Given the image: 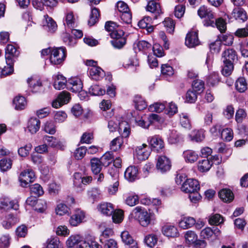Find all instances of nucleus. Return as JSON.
Instances as JSON below:
<instances>
[{
  "label": "nucleus",
  "mask_w": 248,
  "mask_h": 248,
  "mask_svg": "<svg viewBox=\"0 0 248 248\" xmlns=\"http://www.w3.org/2000/svg\"><path fill=\"white\" fill-rule=\"evenodd\" d=\"M158 237L156 234L152 233L146 235L144 238V242L149 247H154L157 243Z\"/></svg>",
  "instance_id": "obj_47"
},
{
  "label": "nucleus",
  "mask_w": 248,
  "mask_h": 248,
  "mask_svg": "<svg viewBox=\"0 0 248 248\" xmlns=\"http://www.w3.org/2000/svg\"><path fill=\"white\" fill-rule=\"evenodd\" d=\"M236 90L240 93H244L247 90V82L244 77H239L235 81Z\"/></svg>",
  "instance_id": "obj_36"
},
{
  "label": "nucleus",
  "mask_w": 248,
  "mask_h": 248,
  "mask_svg": "<svg viewBox=\"0 0 248 248\" xmlns=\"http://www.w3.org/2000/svg\"><path fill=\"white\" fill-rule=\"evenodd\" d=\"M99 16L100 14L98 9L96 8L92 9L88 21L89 25L90 26L94 25L98 21Z\"/></svg>",
  "instance_id": "obj_46"
},
{
  "label": "nucleus",
  "mask_w": 248,
  "mask_h": 248,
  "mask_svg": "<svg viewBox=\"0 0 248 248\" xmlns=\"http://www.w3.org/2000/svg\"><path fill=\"white\" fill-rule=\"evenodd\" d=\"M19 221V218L13 214H10L2 221V226L6 229H9Z\"/></svg>",
  "instance_id": "obj_18"
},
{
  "label": "nucleus",
  "mask_w": 248,
  "mask_h": 248,
  "mask_svg": "<svg viewBox=\"0 0 248 248\" xmlns=\"http://www.w3.org/2000/svg\"><path fill=\"white\" fill-rule=\"evenodd\" d=\"M80 237L78 235H72L68 238L66 241V245L69 248H77L79 242L81 241Z\"/></svg>",
  "instance_id": "obj_48"
},
{
  "label": "nucleus",
  "mask_w": 248,
  "mask_h": 248,
  "mask_svg": "<svg viewBox=\"0 0 248 248\" xmlns=\"http://www.w3.org/2000/svg\"><path fill=\"white\" fill-rule=\"evenodd\" d=\"M29 89L32 92H37L42 86V83L40 79L36 77H31L27 79Z\"/></svg>",
  "instance_id": "obj_22"
},
{
  "label": "nucleus",
  "mask_w": 248,
  "mask_h": 248,
  "mask_svg": "<svg viewBox=\"0 0 248 248\" xmlns=\"http://www.w3.org/2000/svg\"><path fill=\"white\" fill-rule=\"evenodd\" d=\"M123 143V137H117L110 142L109 144L110 149L112 151H117L121 148Z\"/></svg>",
  "instance_id": "obj_35"
},
{
  "label": "nucleus",
  "mask_w": 248,
  "mask_h": 248,
  "mask_svg": "<svg viewBox=\"0 0 248 248\" xmlns=\"http://www.w3.org/2000/svg\"><path fill=\"white\" fill-rule=\"evenodd\" d=\"M139 202V197L135 193H129L125 199V203L130 206L136 205Z\"/></svg>",
  "instance_id": "obj_43"
},
{
  "label": "nucleus",
  "mask_w": 248,
  "mask_h": 248,
  "mask_svg": "<svg viewBox=\"0 0 248 248\" xmlns=\"http://www.w3.org/2000/svg\"><path fill=\"white\" fill-rule=\"evenodd\" d=\"M127 125V123L125 122H122L121 123H119V132L122 134V137H127L130 133V131L129 130V128L128 126H125Z\"/></svg>",
  "instance_id": "obj_60"
},
{
  "label": "nucleus",
  "mask_w": 248,
  "mask_h": 248,
  "mask_svg": "<svg viewBox=\"0 0 248 248\" xmlns=\"http://www.w3.org/2000/svg\"><path fill=\"white\" fill-rule=\"evenodd\" d=\"M195 224V220L192 217H184L179 222L180 227L184 229L190 228Z\"/></svg>",
  "instance_id": "obj_42"
},
{
  "label": "nucleus",
  "mask_w": 248,
  "mask_h": 248,
  "mask_svg": "<svg viewBox=\"0 0 248 248\" xmlns=\"http://www.w3.org/2000/svg\"><path fill=\"white\" fill-rule=\"evenodd\" d=\"M231 18L244 22L247 19V15L246 11L243 8L237 7L234 8L232 12Z\"/></svg>",
  "instance_id": "obj_19"
},
{
  "label": "nucleus",
  "mask_w": 248,
  "mask_h": 248,
  "mask_svg": "<svg viewBox=\"0 0 248 248\" xmlns=\"http://www.w3.org/2000/svg\"><path fill=\"white\" fill-rule=\"evenodd\" d=\"M66 52L62 47L53 48L50 56V61L54 65L60 64L64 60Z\"/></svg>",
  "instance_id": "obj_2"
},
{
  "label": "nucleus",
  "mask_w": 248,
  "mask_h": 248,
  "mask_svg": "<svg viewBox=\"0 0 248 248\" xmlns=\"http://www.w3.org/2000/svg\"><path fill=\"white\" fill-rule=\"evenodd\" d=\"M163 24L169 33H171L173 32L175 24L172 19L169 17L166 18L163 22Z\"/></svg>",
  "instance_id": "obj_58"
},
{
  "label": "nucleus",
  "mask_w": 248,
  "mask_h": 248,
  "mask_svg": "<svg viewBox=\"0 0 248 248\" xmlns=\"http://www.w3.org/2000/svg\"><path fill=\"white\" fill-rule=\"evenodd\" d=\"M84 217V213L83 211L78 210L71 216L69 222L72 226H77L82 221Z\"/></svg>",
  "instance_id": "obj_25"
},
{
  "label": "nucleus",
  "mask_w": 248,
  "mask_h": 248,
  "mask_svg": "<svg viewBox=\"0 0 248 248\" xmlns=\"http://www.w3.org/2000/svg\"><path fill=\"white\" fill-rule=\"evenodd\" d=\"M91 170L94 175L98 174L102 168L103 164L97 158H93L90 161Z\"/></svg>",
  "instance_id": "obj_30"
},
{
  "label": "nucleus",
  "mask_w": 248,
  "mask_h": 248,
  "mask_svg": "<svg viewBox=\"0 0 248 248\" xmlns=\"http://www.w3.org/2000/svg\"><path fill=\"white\" fill-rule=\"evenodd\" d=\"M89 74L93 79L98 80L104 77L105 72L100 67L93 66L89 69Z\"/></svg>",
  "instance_id": "obj_23"
},
{
  "label": "nucleus",
  "mask_w": 248,
  "mask_h": 248,
  "mask_svg": "<svg viewBox=\"0 0 248 248\" xmlns=\"http://www.w3.org/2000/svg\"><path fill=\"white\" fill-rule=\"evenodd\" d=\"M181 188L186 193L197 192L200 189L199 183L196 179H188L184 181Z\"/></svg>",
  "instance_id": "obj_4"
},
{
  "label": "nucleus",
  "mask_w": 248,
  "mask_h": 248,
  "mask_svg": "<svg viewBox=\"0 0 248 248\" xmlns=\"http://www.w3.org/2000/svg\"><path fill=\"white\" fill-rule=\"evenodd\" d=\"M98 211L102 215L106 216H110L114 211L113 205L109 202H104L97 206Z\"/></svg>",
  "instance_id": "obj_14"
},
{
  "label": "nucleus",
  "mask_w": 248,
  "mask_h": 248,
  "mask_svg": "<svg viewBox=\"0 0 248 248\" xmlns=\"http://www.w3.org/2000/svg\"><path fill=\"white\" fill-rule=\"evenodd\" d=\"M134 102L136 108L140 110L144 109L147 106L146 102L140 95H137L135 96Z\"/></svg>",
  "instance_id": "obj_50"
},
{
  "label": "nucleus",
  "mask_w": 248,
  "mask_h": 248,
  "mask_svg": "<svg viewBox=\"0 0 248 248\" xmlns=\"http://www.w3.org/2000/svg\"><path fill=\"white\" fill-rule=\"evenodd\" d=\"M221 138L226 141H231L233 137V133L232 129L227 128L223 129L221 134Z\"/></svg>",
  "instance_id": "obj_52"
},
{
  "label": "nucleus",
  "mask_w": 248,
  "mask_h": 248,
  "mask_svg": "<svg viewBox=\"0 0 248 248\" xmlns=\"http://www.w3.org/2000/svg\"><path fill=\"white\" fill-rule=\"evenodd\" d=\"M150 144L153 151L161 152L164 148V142L160 138L154 136L148 139Z\"/></svg>",
  "instance_id": "obj_10"
},
{
  "label": "nucleus",
  "mask_w": 248,
  "mask_h": 248,
  "mask_svg": "<svg viewBox=\"0 0 248 248\" xmlns=\"http://www.w3.org/2000/svg\"><path fill=\"white\" fill-rule=\"evenodd\" d=\"M14 61H12L11 62H6L7 66L4 67L2 70V74L3 77L12 74L14 72Z\"/></svg>",
  "instance_id": "obj_61"
},
{
  "label": "nucleus",
  "mask_w": 248,
  "mask_h": 248,
  "mask_svg": "<svg viewBox=\"0 0 248 248\" xmlns=\"http://www.w3.org/2000/svg\"><path fill=\"white\" fill-rule=\"evenodd\" d=\"M18 52L13 45L8 44L5 51L6 62H11L12 61H15V58L18 55Z\"/></svg>",
  "instance_id": "obj_16"
},
{
  "label": "nucleus",
  "mask_w": 248,
  "mask_h": 248,
  "mask_svg": "<svg viewBox=\"0 0 248 248\" xmlns=\"http://www.w3.org/2000/svg\"><path fill=\"white\" fill-rule=\"evenodd\" d=\"M69 210V208L66 204L61 203L57 205L55 208V212L57 215L63 216L68 213Z\"/></svg>",
  "instance_id": "obj_56"
},
{
  "label": "nucleus",
  "mask_w": 248,
  "mask_h": 248,
  "mask_svg": "<svg viewBox=\"0 0 248 248\" xmlns=\"http://www.w3.org/2000/svg\"><path fill=\"white\" fill-rule=\"evenodd\" d=\"M45 246L46 248H63L62 244L56 236H51L48 238L46 241Z\"/></svg>",
  "instance_id": "obj_27"
},
{
  "label": "nucleus",
  "mask_w": 248,
  "mask_h": 248,
  "mask_svg": "<svg viewBox=\"0 0 248 248\" xmlns=\"http://www.w3.org/2000/svg\"><path fill=\"white\" fill-rule=\"evenodd\" d=\"M153 216L152 213L148 212L144 208L137 206L132 210L130 217L137 220L142 226L147 227L151 223Z\"/></svg>",
  "instance_id": "obj_1"
},
{
  "label": "nucleus",
  "mask_w": 248,
  "mask_h": 248,
  "mask_svg": "<svg viewBox=\"0 0 248 248\" xmlns=\"http://www.w3.org/2000/svg\"><path fill=\"white\" fill-rule=\"evenodd\" d=\"M121 238L124 243L126 245H132L128 248H138L137 244L134 242L131 236L127 231H124L121 233Z\"/></svg>",
  "instance_id": "obj_29"
},
{
  "label": "nucleus",
  "mask_w": 248,
  "mask_h": 248,
  "mask_svg": "<svg viewBox=\"0 0 248 248\" xmlns=\"http://www.w3.org/2000/svg\"><path fill=\"white\" fill-rule=\"evenodd\" d=\"M44 142L52 147H58L61 145V142L55 137L45 136L43 138Z\"/></svg>",
  "instance_id": "obj_39"
},
{
  "label": "nucleus",
  "mask_w": 248,
  "mask_h": 248,
  "mask_svg": "<svg viewBox=\"0 0 248 248\" xmlns=\"http://www.w3.org/2000/svg\"><path fill=\"white\" fill-rule=\"evenodd\" d=\"M32 145L31 143L27 144L23 147H20L18 150L19 155L22 157L27 156L29 154Z\"/></svg>",
  "instance_id": "obj_64"
},
{
  "label": "nucleus",
  "mask_w": 248,
  "mask_h": 248,
  "mask_svg": "<svg viewBox=\"0 0 248 248\" xmlns=\"http://www.w3.org/2000/svg\"><path fill=\"white\" fill-rule=\"evenodd\" d=\"M212 165V161L208 158H204L199 161L198 168L199 170L201 172H206L210 169Z\"/></svg>",
  "instance_id": "obj_33"
},
{
  "label": "nucleus",
  "mask_w": 248,
  "mask_h": 248,
  "mask_svg": "<svg viewBox=\"0 0 248 248\" xmlns=\"http://www.w3.org/2000/svg\"><path fill=\"white\" fill-rule=\"evenodd\" d=\"M191 140L196 142H201L204 139V131L203 130H193L189 135Z\"/></svg>",
  "instance_id": "obj_34"
},
{
  "label": "nucleus",
  "mask_w": 248,
  "mask_h": 248,
  "mask_svg": "<svg viewBox=\"0 0 248 248\" xmlns=\"http://www.w3.org/2000/svg\"><path fill=\"white\" fill-rule=\"evenodd\" d=\"M12 161L10 158H3L0 160V169L1 171H6L12 167Z\"/></svg>",
  "instance_id": "obj_51"
},
{
  "label": "nucleus",
  "mask_w": 248,
  "mask_h": 248,
  "mask_svg": "<svg viewBox=\"0 0 248 248\" xmlns=\"http://www.w3.org/2000/svg\"><path fill=\"white\" fill-rule=\"evenodd\" d=\"M233 63H231L229 62H223L221 73L223 75L226 77H228L232 74L233 70Z\"/></svg>",
  "instance_id": "obj_54"
},
{
  "label": "nucleus",
  "mask_w": 248,
  "mask_h": 248,
  "mask_svg": "<svg viewBox=\"0 0 248 248\" xmlns=\"http://www.w3.org/2000/svg\"><path fill=\"white\" fill-rule=\"evenodd\" d=\"M183 140L182 135L175 130H171L170 131L168 137V141L170 144H176Z\"/></svg>",
  "instance_id": "obj_32"
},
{
  "label": "nucleus",
  "mask_w": 248,
  "mask_h": 248,
  "mask_svg": "<svg viewBox=\"0 0 248 248\" xmlns=\"http://www.w3.org/2000/svg\"><path fill=\"white\" fill-rule=\"evenodd\" d=\"M147 11L150 12L155 14V18H156L161 13V10L160 5L154 0L148 1L147 5L146 7Z\"/></svg>",
  "instance_id": "obj_21"
},
{
  "label": "nucleus",
  "mask_w": 248,
  "mask_h": 248,
  "mask_svg": "<svg viewBox=\"0 0 248 248\" xmlns=\"http://www.w3.org/2000/svg\"><path fill=\"white\" fill-rule=\"evenodd\" d=\"M166 106L164 103H155L149 106V109L151 112L160 113L165 109Z\"/></svg>",
  "instance_id": "obj_53"
},
{
  "label": "nucleus",
  "mask_w": 248,
  "mask_h": 248,
  "mask_svg": "<svg viewBox=\"0 0 248 248\" xmlns=\"http://www.w3.org/2000/svg\"><path fill=\"white\" fill-rule=\"evenodd\" d=\"M218 196L223 202H231L234 198V195L232 191L227 188L220 190L218 192Z\"/></svg>",
  "instance_id": "obj_26"
},
{
  "label": "nucleus",
  "mask_w": 248,
  "mask_h": 248,
  "mask_svg": "<svg viewBox=\"0 0 248 248\" xmlns=\"http://www.w3.org/2000/svg\"><path fill=\"white\" fill-rule=\"evenodd\" d=\"M223 62L234 63L237 61V55L235 51L232 48L224 50L222 54Z\"/></svg>",
  "instance_id": "obj_12"
},
{
  "label": "nucleus",
  "mask_w": 248,
  "mask_h": 248,
  "mask_svg": "<svg viewBox=\"0 0 248 248\" xmlns=\"http://www.w3.org/2000/svg\"><path fill=\"white\" fill-rule=\"evenodd\" d=\"M40 127V121L36 118H31L28 124V129L31 134L36 133Z\"/></svg>",
  "instance_id": "obj_28"
},
{
  "label": "nucleus",
  "mask_w": 248,
  "mask_h": 248,
  "mask_svg": "<svg viewBox=\"0 0 248 248\" xmlns=\"http://www.w3.org/2000/svg\"><path fill=\"white\" fill-rule=\"evenodd\" d=\"M67 88L73 92H79L82 90L83 84L81 80L78 77L71 78L68 80Z\"/></svg>",
  "instance_id": "obj_8"
},
{
  "label": "nucleus",
  "mask_w": 248,
  "mask_h": 248,
  "mask_svg": "<svg viewBox=\"0 0 248 248\" xmlns=\"http://www.w3.org/2000/svg\"><path fill=\"white\" fill-rule=\"evenodd\" d=\"M163 234L168 237H175L179 235L177 229L172 225H166L162 228Z\"/></svg>",
  "instance_id": "obj_24"
},
{
  "label": "nucleus",
  "mask_w": 248,
  "mask_h": 248,
  "mask_svg": "<svg viewBox=\"0 0 248 248\" xmlns=\"http://www.w3.org/2000/svg\"><path fill=\"white\" fill-rule=\"evenodd\" d=\"M19 208V204L16 200H10L8 198H4L1 200L0 202V209L4 210L14 209L17 210Z\"/></svg>",
  "instance_id": "obj_13"
},
{
  "label": "nucleus",
  "mask_w": 248,
  "mask_h": 248,
  "mask_svg": "<svg viewBox=\"0 0 248 248\" xmlns=\"http://www.w3.org/2000/svg\"><path fill=\"white\" fill-rule=\"evenodd\" d=\"M30 188L31 194L34 196L39 197L44 194L42 187L38 184L32 185Z\"/></svg>",
  "instance_id": "obj_49"
},
{
  "label": "nucleus",
  "mask_w": 248,
  "mask_h": 248,
  "mask_svg": "<svg viewBox=\"0 0 248 248\" xmlns=\"http://www.w3.org/2000/svg\"><path fill=\"white\" fill-rule=\"evenodd\" d=\"M185 44L189 48L198 46L200 44V41L198 38V32L196 31H191L188 32L186 37Z\"/></svg>",
  "instance_id": "obj_11"
},
{
  "label": "nucleus",
  "mask_w": 248,
  "mask_h": 248,
  "mask_svg": "<svg viewBox=\"0 0 248 248\" xmlns=\"http://www.w3.org/2000/svg\"><path fill=\"white\" fill-rule=\"evenodd\" d=\"M47 208L46 202L43 200H39L35 204L34 209L38 212L43 213Z\"/></svg>",
  "instance_id": "obj_62"
},
{
  "label": "nucleus",
  "mask_w": 248,
  "mask_h": 248,
  "mask_svg": "<svg viewBox=\"0 0 248 248\" xmlns=\"http://www.w3.org/2000/svg\"><path fill=\"white\" fill-rule=\"evenodd\" d=\"M28 232V229L27 227L24 225L22 224L19 226L16 229V235L19 237H25Z\"/></svg>",
  "instance_id": "obj_63"
},
{
  "label": "nucleus",
  "mask_w": 248,
  "mask_h": 248,
  "mask_svg": "<svg viewBox=\"0 0 248 248\" xmlns=\"http://www.w3.org/2000/svg\"><path fill=\"white\" fill-rule=\"evenodd\" d=\"M44 17V20L43 24L44 29L51 33L54 32L57 29L56 23L51 17H49L47 15H45Z\"/></svg>",
  "instance_id": "obj_15"
},
{
  "label": "nucleus",
  "mask_w": 248,
  "mask_h": 248,
  "mask_svg": "<svg viewBox=\"0 0 248 248\" xmlns=\"http://www.w3.org/2000/svg\"><path fill=\"white\" fill-rule=\"evenodd\" d=\"M139 171L135 166L128 167L124 173L125 178L130 182H133L138 178Z\"/></svg>",
  "instance_id": "obj_17"
},
{
  "label": "nucleus",
  "mask_w": 248,
  "mask_h": 248,
  "mask_svg": "<svg viewBox=\"0 0 248 248\" xmlns=\"http://www.w3.org/2000/svg\"><path fill=\"white\" fill-rule=\"evenodd\" d=\"M198 15L201 18L206 17L208 18L210 21L214 17L213 13L207 7L202 6L200 7L198 11Z\"/></svg>",
  "instance_id": "obj_31"
},
{
  "label": "nucleus",
  "mask_w": 248,
  "mask_h": 248,
  "mask_svg": "<svg viewBox=\"0 0 248 248\" xmlns=\"http://www.w3.org/2000/svg\"><path fill=\"white\" fill-rule=\"evenodd\" d=\"M19 179L21 186L26 187L34 180V172L31 169H27L21 173Z\"/></svg>",
  "instance_id": "obj_6"
},
{
  "label": "nucleus",
  "mask_w": 248,
  "mask_h": 248,
  "mask_svg": "<svg viewBox=\"0 0 248 248\" xmlns=\"http://www.w3.org/2000/svg\"><path fill=\"white\" fill-rule=\"evenodd\" d=\"M119 27L120 25L111 21H107L105 24V29L108 31L110 32V36L112 33H118L119 31H124L120 29Z\"/></svg>",
  "instance_id": "obj_37"
},
{
  "label": "nucleus",
  "mask_w": 248,
  "mask_h": 248,
  "mask_svg": "<svg viewBox=\"0 0 248 248\" xmlns=\"http://www.w3.org/2000/svg\"><path fill=\"white\" fill-rule=\"evenodd\" d=\"M161 72V74L165 77H170L174 74L173 68L168 64L162 65Z\"/></svg>",
  "instance_id": "obj_55"
},
{
  "label": "nucleus",
  "mask_w": 248,
  "mask_h": 248,
  "mask_svg": "<svg viewBox=\"0 0 248 248\" xmlns=\"http://www.w3.org/2000/svg\"><path fill=\"white\" fill-rule=\"evenodd\" d=\"M53 78L54 79L53 86L56 89L61 90L64 89L66 86V79L62 75L58 74L54 75Z\"/></svg>",
  "instance_id": "obj_20"
},
{
  "label": "nucleus",
  "mask_w": 248,
  "mask_h": 248,
  "mask_svg": "<svg viewBox=\"0 0 248 248\" xmlns=\"http://www.w3.org/2000/svg\"><path fill=\"white\" fill-rule=\"evenodd\" d=\"M185 239L186 243L189 246L197 242L198 236L194 232L188 231L185 234Z\"/></svg>",
  "instance_id": "obj_40"
},
{
  "label": "nucleus",
  "mask_w": 248,
  "mask_h": 248,
  "mask_svg": "<svg viewBox=\"0 0 248 248\" xmlns=\"http://www.w3.org/2000/svg\"><path fill=\"white\" fill-rule=\"evenodd\" d=\"M112 215V218L114 223H119L124 219V213L122 210H114Z\"/></svg>",
  "instance_id": "obj_57"
},
{
  "label": "nucleus",
  "mask_w": 248,
  "mask_h": 248,
  "mask_svg": "<svg viewBox=\"0 0 248 248\" xmlns=\"http://www.w3.org/2000/svg\"><path fill=\"white\" fill-rule=\"evenodd\" d=\"M147 146V145L144 143L136 148L134 155L138 160L142 161L148 158L150 152L146 149Z\"/></svg>",
  "instance_id": "obj_9"
},
{
  "label": "nucleus",
  "mask_w": 248,
  "mask_h": 248,
  "mask_svg": "<svg viewBox=\"0 0 248 248\" xmlns=\"http://www.w3.org/2000/svg\"><path fill=\"white\" fill-rule=\"evenodd\" d=\"M210 25L214 26L215 25L219 31L221 32H224L226 30V23L225 21L222 18H219L216 19L215 23L213 20H210Z\"/></svg>",
  "instance_id": "obj_45"
},
{
  "label": "nucleus",
  "mask_w": 248,
  "mask_h": 248,
  "mask_svg": "<svg viewBox=\"0 0 248 248\" xmlns=\"http://www.w3.org/2000/svg\"><path fill=\"white\" fill-rule=\"evenodd\" d=\"M183 155L186 162L193 163L196 161L198 158V155L192 150H186L184 152Z\"/></svg>",
  "instance_id": "obj_44"
},
{
  "label": "nucleus",
  "mask_w": 248,
  "mask_h": 248,
  "mask_svg": "<svg viewBox=\"0 0 248 248\" xmlns=\"http://www.w3.org/2000/svg\"><path fill=\"white\" fill-rule=\"evenodd\" d=\"M13 103L15 105V108L17 110L24 109L27 105L25 98L22 96L16 97L13 100Z\"/></svg>",
  "instance_id": "obj_38"
},
{
  "label": "nucleus",
  "mask_w": 248,
  "mask_h": 248,
  "mask_svg": "<svg viewBox=\"0 0 248 248\" xmlns=\"http://www.w3.org/2000/svg\"><path fill=\"white\" fill-rule=\"evenodd\" d=\"M99 161L103 166H108L113 160V155L111 152H107L102 155Z\"/></svg>",
  "instance_id": "obj_41"
},
{
  "label": "nucleus",
  "mask_w": 248,
  "mask_h": 248,
  "mask_svg": "<svg viewBox=\"0 0 248 248\" xmlns=\"http://www.w3.org/2000/svg\"><path fill=\"white\" fill-rule=\"evenodd\" d=\"M92 181L91 176H83L80 172H75L73 175V184L78 189H82L83 185L89 184Z\"/></svg>",
  "instance_id": "obj_3"
},
{
  "label": "nucleus",
  "mask_w": 248,
  "mask_h": 248,
  "mask_svg": "<svg viewBox=\"0 0 248 248\" xmlns=\"http://www.w3.org/2000/svg\"><path fill=\"white\" fill-rule=\"evenodd\" d=\"M89 92L94 95H102L105 93L106 91L98 85H93L90 88Z\"/></svg>",
  "instance_id": "obj_59"
},
{
  "label": "nucleus",
  "mask_w": 248,
  "mask_h": 248,
  "mask_svg": "<svg viewBox=\"0 0 248 248\" xmlns=\"http://www.w3.org/2000/svg\"><path fill=\"white\" fill-rule=\"evenodd\" d=\"M170 159L166 156L161 155L158 157L156 164L157 170L161 173H165L171 168Z\"/></svg>",
  "instance_id": "obj_5"
},
{
  "label": "nucleus",
  "mask_w": 248,
  "mask_h": 248,
  "mask_svg": "<svg viewBox=\"0 0 248 248\" xmlns=\"http://www.w3.org/2000/svg\"><path fill=\"white\" fill-rule=\"evenodd\" d=\"M124 32L119 31L118 33H112L111 37L113 39L111 41L112 46L117 48H122L126 43V39L124 37Z\"/></svg>",
  "instance_id": "obj_7"
}]
</instances>
